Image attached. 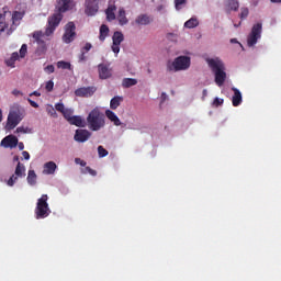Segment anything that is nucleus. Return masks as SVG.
<instances>
[{
  "label": "nucleus",
  "mask_w": 281,
  "mask_h": 281,
  "mask_svg": "<svg viewBox=\"0 0 281 281\" xmlns=\"http://www.w3.org/2000/svg\"><path fill=\"white\" fill-rule=\"evenodd\" d=\"M56 3L57 12L48 18L46 34H54L56 27H58L60 21H63V13L69 12V10L76 8V2L74 0H56Z\"/></svg>",
  "instance_id": "obj_1"
},
{
  "label": "nucleus",
  "mask_w": 281,
  "mask_h": 281,
  "mask_svg": "<svg viewBox=\"0 0 281 281\" xmlns=\"http://www.w3.org/2000/svg\"><path fill=\"white\" fill-rule=\"evenodd\" d=\"M206 63L211 71L215 76V85L223 87L225 80H227V72H225V64L220 58H207Z\"/></svg>",
  "instance_id": "obj_2"
},
{
  "label": "nucleus",
  "mask_w": 281,
  "mask_h": 281,
  "mask_svg": "<svg viewBox=\"0 0 281 281\" xmlns=\"http://www.w3.org/2000/svg\"><path fill=\"white\" fill-rule=\"evenodd\" d=\"M87 124L90 131L98 132L106 126V120L100 109L94 108L87 116Z\"/></svg>",
  "instance_id": "obj_3"
},
{
  "label": "nucleus",
  "mask_w": 281,
  "mask_h": 281,
  "mask_svg": "<svg viewBox=\"0 0 281 281\" xmlns=\"http://www.w3.org/2000/svg\"><path fill=\"white\" fill-rule=\"evenodd\" d=\"M49 196L47 194H43L36 203L35 207V218L41 220V218H47L52 214V210L49 209Z\"/></svg>",
  "instance_id": "obj_4"
},
{
  "label": "nucleus",
  "mask_w": 281,
  "mask_h": 281,
  "mask_svg": "<svg viewBox=\"0 0 281 281\" xmlns=\"http://www.w3.org/2000/svg\"><path fill=\"white\" fill-rule=\"evenodd\" d=\"M190 65L191 59L189 56H179L167 65V71H186V69H190Z\"/></svg>",
  "instance_id": "obj_5"
},
{
  "label": "nucleus",
  "mask_w": 281,
  "mask_h": 281,
  "mask_svg": "<svg viewBox=\"0 0 281 281\" xmlns=\"http://www.w3.org/2000/svg\"><path fill=\"white\" fill-rule=\"evenodd\" d=\"M262 36V23L258 22L257 24H254L251 27V32L247 37V45L248 47H254L256 43H258V40Z\"/></svg>",
  "instance_id": "obj_6"
},
{
  "label": "nucleus",
  "mask_w": 281,
  "mask_h": 281,
  "mask_svg": "<svg viewBox=\"0 0 281 281\" xmlns=\"http://www.w3.org/2000/svg\"><path fill=\"white\" fill-rule=\"evenodd\" d=\"M47 36H52V34H47V30H45V33L42 31H35L33 33V38L38 45V50L42 53L47 52V44L45 43Z\"/></svg>",
  "instance_id": "obj_7"
},
{
  "label": "nucleus",
  "mask_w": 281,
  "mask_h": 281,
  "mask_svg": "<svg viewBox=\"0 0 281 281\" xmlns=\"http://www.w3.org/2000/svg\"><path fill=\"white\" fill-rule=\"evenodd\" d=\"M21 120H23V117L21 116V112L19 110L11 111L8 115L7 128H9V131L16 128V126L21 124Z\"/></svg>",
  "instance_id": "obj_8"
},
{
  "label": "nucleus",
  "mask_w": 281,
  "mask_h": 281,
  "mask_svg": "<svg viewBox=\"0 0 281 281\" xmlns=\"http://www.w3.org/2000/svg\"><path fill=\"white\" fill-rule=\"evenodd\" d=\"M76 38V24L74 22H68L65 26V33L63 35L64 43H71Z\"/></svg>",
  "instance_id": "obj_9"
},
{
  "label": "nucleus",
  "mask_w": 281,
  "mask_h": 281,
  "mask_svg": "<svg viewBox=\"0 0 281 281\" xmlns=\"http://www.w3.org/2000/svg\"><path fill=\"white\" fill-rule=\"evenodd\" d=\"M15 175V176H14ZM14 175H12L10 177V179L7 181V186H10V188H12V186H14V183H16L19 177L23 178L25 177V165L18 162L16 167H15V172Z\"/></svg>",
  "instance_id": "obj_10"
},
{
  "label": "nucleus",
  "mask_w": 281,
  "mask_h": 281,
  "mask_svg": "<svg viewBox=\"0 0 281 281\" xmlns=\"http://www.w3.org/2000/svg\"><path fill=\"white\" fill-rule=\"evenodd\" d=\"M100 10V0H86V14L88 16H95Z\"/></svg>",
  "instance_id": "obj_11"
},
{
  "label": "nucleus",
  "mask_w": 281,
  "mask_h": 281,
  "mask_svg": "<svg viewBox=\"0 0 281 281\" xmlns=\"http://www.w3.org/2000/svg\"><path fill=\"white\" fill-rule=\"evenodd\" d=\"M95 91H98V88L93 86L82 87L75 90V95H77V98H91Z\"/></svg>",
  "instance_id": "obj_12"
},
{
  "label": "nucleus",
  "mask_w": 281,
  "mask_h": 281,
  "mask_svg": "<svg viewBox=\"0 0 281 281\" xmlns=\"http://www.w3.org/2000/svg\"><path fill=\"white\" fill-rule=\"evenodd\" d=\"M112 52H114L116 55L120 54V45H122V43L124 42V34H122V32L116 31L114 32L113 36H112Z\"/></svg>",
  "instance_id": "obj_13"
},
{
  "label": "nucleus",
  "mask_w": 281,
  "mask_h": 281,
  "mask_svg": "<svg viewBox=\"0 0 281 281\" xmlns=\"http://www.w3.org/2000/svg\"><path fill=\"white\" fill-rule=\"evenodd\" d=\"M91 137V132L89 130H77L74 136L75 142L85 144Z\"/></svg>",
  "instance_id": "obj_14"
},
{
  "label": "nucleus",
  "mask_w": 281,
  "mask_h": 281,
  "mask_svg": "<svg viewBox=\"0 0 281 281\" xmlns=\"http://www.w3.org/2000/svg\"><path fill=\"white\" fill-rule=\"evenodd\" d=\"M18 144H19V138H16V136L14 135L5 136L1 140V146H3L4 148H16Z\"/></svg>",
  "instance_id": "obj_15"
},
{
  "label": "nucleus",
  "mask_w": 281,
  "mask_h": 281,
  "mask_svg": "<svg viewBox=\"0 0 281 281\" xmlns=\"http://www.w3.org/2000/svg\"><path fill=\"white\" fill-rule=\"evenodd\" d=\"M98 69H99V78L101 80H106V79L111 78L112 72H111V69H109V66H106L104 64H100L98 66Z\"/></svg>",
  "instance_id": "obj_16"
},
{
  "label": "nucleus",
  "mask_w": 281,
  "mask_h": 281,
  "mask_svg": "<svg viewBox=\"0 0 281 281\" xmlns=\"http://www.w3.org/2000/svg\"><path fill=\"white\" fill-rule=\"evenodd\" d=\"M232 91H234V95L232 98L233 106H240V104H243V93H240V90L237 88H232Z\"/></svg>",
  "instance_id": "obj_17"
},
{
  "label": "nucleus",
  "mask_w": 281,
  "mask_h": 281,
  "mask_svg": "<svg viewBox=\"0 0 281 281\" xmlns=\"http://www.w3.org/2000/svg\"><path fill=\"white\" fill-rule=\"evenodd\" d=\"M150 23H153V18L148 14H139L135 19L136 25H150Z\"/></svg>",
  "instance_id": "obj_18"
},
{
  "label": "nucleus",
  "mask_w": 281,
  "mask_h": 281,
  "mask_svg": "<svg viewBox=\"0 0 281 281\" xmlns=\"http://www.w3.org/2000/svg\"><path fill=\"white\" fill-rule=\"evenodd\" d=\"M105 116L110 122H113L114 126H122V121H120V117H117V114L111 110L105 111Z\"/></svg>",
  "instance_id": "obj_19"
},
{
  "label": "nucleus",
  "mask_w": 281,
  "mask_h": 281,
  "mask_svg": "<svg viewBox=\"0 0 281 281\" xmlns=\"http://www.w3.org/2000/svg\"><path fill=\"white\" fill-rule=\"evenodd\" d=\"M56 168H58L56 162L48 161V162L44 164L43 175H54L56 172Z\"/></svg>",
  "instance_id": "obj_20"
},
{
  "label": "nucleus",
  "mask_w": 281,
  "mask_h": 281,
  "mask_svg": "<svg viewBox=\"0 0 281 281\" xmlns=\"http://www.w3.org/2000/svg\"><path fill=\"white\" fill-rule=\"evenodd\" d=\"M115 10H117V7L110 3L108 9L105 10L108 21H115Z\"/></svg>",
  "instance_id": "obj_21"
},
{
  "label": "nucleus",
  "mask_w": 281,
  "mask_h": 281,
  "mask_svg": "<svg viewBox=\"0 0 281 281\" xmlns=\"http://www.w3.org/2000/svg\"><path fill=\"white\" fill-rule=\"evenodd\" d=\"M122 102H124L123 97L116 95L112 98L110 101V109H112V111H115L122 104Z\"/></svg>",
  "instance_id": "obj_22"
},
{
  "label": "nucleus",
  "mask_w": 281,
  "mask_h": 281,
  "mask_svg": "<svg viewBox=\"0 0 281 281\" xmlns=\"http://www.w3.org/2000/svg\"><path fill=\"white\" fill-rule=\"evenodd\" d=\"M69 124L72 126H78L79 128H83L86 126L85 121L82 120V116H72L70 121H68Z\"/></svg>",
  "instance_id": "obj_23"
},
{
  "label": "nucleus",
  "mask_w": 281,
  "mask_h": 281,
  "mask_svg": "<svg viewBox=\"0 0 281 281\" xmlns=\"http://www.w3.org/2000/svg\"><path fill=\"white\" fill-rule=\"evenodd\" d=\"M109 26L106 24H102L100 26V35H99V40L101 41V43H104V41H106V37L109 36Z\"/></svg>",
  "instance_id": "obj_24"
},
{
  "label": "nucleus",
  "mask_w": 281,
  "mask_h": 281,
  "mask_svg": "<svg viewBox=\"0 0 281 281\" xmlns=\"http://www.w3.org/2000/svg\"><path fill=\"white\" fill-rule=\"evenodd\" d=\"M117 20L120 25H126V23H128V18H126V10H124V8L119 10Z\"/></svg>",
  "instance_id": "obj_25"
},
{
  "label": "nucleus",
  "mask_w": 281,
  "mask_h": 281,
  "mask_svg": "<svg viewBox=\"0 0 281 281\" xmlns=\"http://www.w3.org/2000/svg\"><path fill=\"white\" fill-rule=\"evenodd\" d=\"M135 85H137V79L124 78L122 80V88L123 89H131V87H135Z\"/></svg>",
  "instance_id": "obj_26"
},
{
  "label": "nucleus",
  "mask_w": 281,
  "mask_h": 281,
  "mask_svg": "<svg viewBox=\"0 0 281 281\" xmlns=\"http://www.w3.org/2000/svg\"><path fill=\"white\" fill-rule=\"evenodd\" d=\"M184 27H187L188 30L199 27V20L196 18H191L184 23Z\"/></svg>",
  "instance_id": "obj_27"
},
{
  "label": "nucleus",
  "mask_w": 281,
  "mask_h": 281,
  "mask_svg": "<svg viewBox=\"0 0 281 281\" xmlns=\"http://www.w3.org/2000/svg\"><path fill=\"white\" fill-rule=\"evenodd\" d=\"M5 14L8 13L7 12L0 13V34L1 32H5V30H8V22H5Z\"/></svg>",
  "instance_id": "obj_28"
},
{
  "label": "nucleus",
  "mask_w": 281,
  "mask_h": 281,
  "mask_svg": "<svg viewBox=\"0 0 281 281\" xmlns=\"http://www.w3.org/2000/svg\"><path fill=\"white\" fill-rule=\"evenodd\" d=\"M26 179H27L29 186H36V172L34 170H29V175Z\"/></svg>",
  "instance_id": "obj_29"
},
{
  "label": "nucleus",
  "mask_w": 281,
  "mask_h": 281,
  "mask_svg": "<svg viewBox=\"0 0 281 281\" xmlns=\"http://www.w3.org/2000/svg\"><path fill=\"white\" fill-rule=\"evenodd\" d=\"M57 69H68L71 71V63L65 60L57 61Z\"/></svg>",
  "instance_id": "obj_30"
},
{
  "label": "nucleus",
  "mask_w": 281,
  "mask_h": 281,
  "mask_svg": "<svg viewBox=\"0 0 281 281\" xmlns=\"http://www.w3.org/2000/svg\"><path fill=\"white\" fill-rule=\"evenodd\" d=\"M227 8L236 12L239 8L238 0H227Z\"/></svg>",
  "instance_id": "obj_31"
},
{
  "label": "nucleus",
  "mask_w": 281,
  "mask_h": 281,
  "mask_svg": "<svg viewBox=\"0 0 281 281\" xmlns=\"http://www.w3.org/2000/svg\"><path fill=\"white\" fill-rule=\"evenodd\" d=\"M188 5V0H175V8L176 10H183Z\"/></svg>",
  "instance_id": "obj_32"
},
{
  "label": "nucleus",
  "mask_w": 281,
  "mask_h": 281,
  "mask_svg": "<svg viewBox=\"0 0 281 281\" xmlns=\"http://www.w3.org/2000/svg\"><path fill=\"white\" fill-rule=\"evenodd\" d=\"M98 155L100 158L106 157L109 155V150H106L102 145L98 147Z\"/></svg>",
  "instance_id": "obj_33"
},
{
  "label": "nucleus",
  "mask_w": 281,
  "mask_h": 281,
  "mask_svg": "<svg viewBox=\"0 0 281 281\" xmlns=\"http://www.w3.org/2000/svg\"><path fill=\"white\" fill-rule=\"evenodd\" d=\"M248 16H249V9L248 8H241L239 19H241V21H245V19H247Z\"/></svg>",
  "instance_id": "obj_34"
},
{
  "label": "nucleus",
  "mask_w": 281,
  "mask_h": 281,
  "mask_svg": "<svg viewBox=\"0 0 281 281\" xmlns=\"http://www.w3.org/2000/svg\"><path fill=\"white\" fill-rule=\"evenodd\" d=\"M61 113H63L65 120H67V122H70V120L74 117V116H72V113H74V112H72L71 110H69V109H66V110L63 111Z\"/></svg>",
  "instance_id": "obj_35"
},
{
  "label": "nucleus",
  "mask_w": 281,
  "mask_h": 281,
  "mask_svg": "<svg viewBox=\"0 0 281 281\" xmlns=\"http://www.w3.org/2000/svg\"><path fill=\"white\" fill-rule=\"evenodd\" d=\"M27 54V44H23L20 48V58H25Z\"/></svg>",
  "instance_id": "obj_36"
},
{
  "label": "nucleus",
  "mask_w": 281,
  "mask_h": 281,
  "mask_svg": "<svg viewBox=\"0 0 281 281\" xmlns=\"http://www.w3.org/2000/svg\"><path fill=\"white\" fill-rule=\"evenodd\" d=\"M21 19H23V13L19 12V11H15L13 14H12V21L14 23V21H21Z\"/></svg>",
  "instance_id": "obj_37"
},
{
  "label": "nucleus",
  "mask_w": 281,
  "mask_h": 281,
  "mask_svg": "<svg viewBox=\"0 0 281 281\" xmlns=\"http://www.w3.org/2000/svg\"><path fill=\"white\" fill-rule=\"evenodd\" d=\"M15 133H32V128L25 127V126H20L16 128Z\"/></svg>",
  "instance_id": "obj_38"
},
{
  "label": "nucleus",
  "mask_w": 281,
  "mask_h": 281,
  "mask_svg": "<svg viewBox=\"0 0 281 281\" xmlns=\"http://www.w3.org/2000/svg\"><path fill=\"white\" fill-rule=\"evenodd\" d=\"M223 102H225L223 99L216 97L214 100H213V106L215 108H218V106H222Z\"/></svg>",
  "instance_id": "obj_39"
},
{
  "label": "nucleus",
  "mask_w": 281,
  "mask_h": 281,
  "mask_svg": "<svg viewBox=\"0 0 281 281\" xmlns=\"http://www.w3.org/2000/svg\"><path fill=\"white\" fill-rule=\"evenodd\" d=\"M45 89H46V91H48V93L54 91V81L53 80H48L46 82Z\"/></svg>",
  "instance_id": "obj_40"
},
{
  "label": "nucleus",
  "mask_w": 281,
  "mask_h": 281,
  "mask_svg": "<svg viewBox=\"0 0 281 281\" xmlns=\"http://www.w3.org/2000/svg\"><path fill=\"white\" fill-rule=\"evenodd\" d=\"M56 70V68L54 67V65H48L44 68V71L46 74H54V71Z\"/></svg>",
  "instance_id": "obj_41"
},
{
  "label": "nucleus",
  "mask_w": 281,
  "mask_h": 281,
  "mask_svg": "<svg viewBox=\"0 0 281 281\" xmlns=\"http://www.w3.org/2000/svg\"><path fill=\"white\" fill-rule=\"evenodd\" d=\"M55 109H56V111H58L59 113H63V112H65L67 109H65V104H63V103H57L56 105H55Z\"/></svg>",
  "instance_id": "obj_42"
},
{
  "label": "nucleus",
  "mask_w": 281,
  "mask_h": 281,
  "mask_svg": "<svg viewBox=\"0 0 281 281\" xmlns=\"http://www.w3.org/2000/svg\"><path fill=\"white\" fill-rule=\"evenodd\" d=\"M86 172L91 175V177H95L98 175V171L93 170L91 167H86Z\"/></svg>",
  "instance_id": "obj_43"
},
{
  "label": "nucleus",
  "mask_w": 281,
  "mask_h": 281,
  "mask_svg": "<svg viewBox=\"0 0 281 281\" xmlns=\"http://www.w3.org/2000/svg\"><path fill=\"white\" fill-rule=\"evenodd\" d=\"M91 47H93L91 45V43H86L85 47L81 49V52H85V54H87V52L91 50Z\"/></svg>",
  "instance_id": "obj_44"
},
{
  "label": "nucleus",
  "mask_w": 281,
  "mask_h": 281,
  "mask_svg": "<svg viewBox=\"0 0 281 281\" xmlns=\"http://www.w3.org/2000/svg\"><path fill=\"white\" fill-rule=\"evenodd\" d=\"M85 54V50H81V54L79 55V63H85V60H87V56Z\"/></svg>",
  "instance_id": "obj_45"
},
{
  "label": "nucleus",
  "mask_w": 281,
  "mask_h": 281,
  "mask_svg": "<svg viewBox=\"0 0 281 281\" xmlns=\"http://www.w3.org/2000/svg\"><path fill=\"white\" fill-rule=\"evenodd\" d=\"M15 63L16 61L14 59H12V57H10V59L7 60L8 67H14Z\"/></svg>",
  "instance_id": "obj_46"
},
{
  "label": "nucleus",
  "mask_w": 281,
  "mask_h": 281,
  "mask_svg": "<svg viewBox=\"0 0 281 281\" xmlns=\"http://www.w3.org/2000/svg\"><path fill=\"white\" fill-rule=\"evenodd\" d=\"M27 102L31 104V106H33V109H38V103L33 101L32 99H27Z\"/></svg>",
  "instance_id": "obj_47"
},
{
  "label": "nucleus",
  "mask_w": 281,
  "mask_h": 281,
  "mask_svg": "<svg viewBox=\"0 0 281 281\" xmlns=\"http://www.w3.org/2000/svg\"><path fill=\"white\" fill-rule=\"evenodd\" d=\"M75 164H80V166H87V162L80 158H76Z\"/></svg>",
  "instance_id": "obj_48"
},
{
  "label": "nucleus",
  "mask_w": 281,
  "mask_h": 281,
  "mask_svg": "<svg viewBox=\"0 0 281 281\" xmlns=\"http://www.w3.org/2000/svg\"><path fill=\"white\" fill-rule=\"evenodd\" d=\"M21 56L19 55V53L18 52H15V53H12V55H11V59H13V60H19V58H20Z\"/></svg>",
  "instance_id": "obj_49"
},
{
  "label": "nucleus",
  "mask_w": 281,
  "mask_h": 281,
  "mask_svg": "<svg viewBox=\"0 0 281 281\" xmlns=\"http://www.w3.org/2000/svg\"><path fill=\"white\" fill-rule=\"evenodd\" d=\"M22 156H23V158H24L26 161H29V159H30V153H29V151H22Z\"/></svg>",
  "instance_id": "obj_50"
},
{
  "label": "nucleus",
  "mask_w": 281,
  "mask_h": 281,
  "mask_svg": "<svg viewBox=\"0 0 281 281\" xmlns=\"http://www.w3.org/2000/svg\"><path fill=\"white\" fill-rule=\"evenodd\" d=\"M166 100H168V94H166V92L161 93V102H166Z\"/></svg>",
  "instance_id": "obj_51"
},
{
  "label": "nucleus",
  "mask_w": 281,
  "mask_h": 281,
  "mask_svg": "<svg viewBox=\"0 0 281 281\" xmlns=\"http://www.w3.org/2000/svg\"><path fill=\"white\" fill-rule=\"evenodd\" d=\"M18 147H19V150H24L25 148V145L23 144V142H18Z\"/></svg>",
  "instance_id": "obj_52"
},
{
  "label": "nucleus",
  "mask_w": 281,
  "mask_h": 281,
  "mask_svg": "<svg viewBox=\"0 0 281 281\" xmlns=\"http://www.w3.org/2000/svg\"><path fill=\"white\" fill-rule=\"evenodd\" d=\"M12 93H13L14 95H23V92L20 91V90H16V89H14V90L12 91Z\"/></svg>",
  "instance_id": "obj_53"
},
{
  "label": "nucleus",
  "mask_w": 281,
  "mask_h": 281,
  "mask_svg": "<svg viewBox=\"0 0 281 281\" xmlns=\"http://www.w3.org/2000/svg\"><path fill=\"white\" fill-rule=\"evenodd\" d=\"M30 95H36L37 98H41V92L34 91V92H32Z\"/></svg>",
  "instance_id": "obj_54"
},
{
  "label": "nucleus",
  "mask_w": 281,
  "mask_h": 281,
  "mask_svg": "<svg viewBox=\"0 0 281 281\" xmlns=\"http://www.w3.org/2000/svg\"><path fill=\"white\" fill-rule=\"evenodd\" d=\"M13 161H18V164H21V161H19V156H14Z\"/></svg>",
  "instance_id": "obj_55"
},
{
  "label": "nucleus",
  "mask_w": 281,
  "mask_h": 281,
  "mask_svg": "<svg viewBox=\"0 0 281 281\" xmlns=\"http://www.w3.org/2000/svg\"><path fill=\"white\" fill-rule=\"evenodd\" d=\"M271 3H281V0H270Z\"/></svg>",
  "instance_id": "obj_56"
},
{
  "label": "nucleus",
  "mask_w": 281,
  "mask_h": 281,
  "mask_svg": "<svg viewBox=\"0 0 281 281\" xmlns=\"http://www.w3.org/2000/svg\"><path fill=\"white\" fill-rule=\"evenodd\" d=\"M3 120V112L0 110V122Z\"/></svg>",
  "instance_id": "obj_57"
},
{
  "label": "nucleus",
  "mask_w": 281,
  "mask_h": 281,
  "mask_svg": "<svg viewBox=\"0 0 281 281\" xmlns=\"http://www.w3.org/2000/svg\"><path fill=\"white\" fill-rule=\"evenodd\" d=\"M207 95V90H203V98H205Z\"/></svg>",
  "instance_id": "obj_58"
},
{
  "label": "nucleus",
  "mask_w": 281,
  "mask_h": 281,
  "mask_svg": "<svg viewBox=\"0 0 281 281\" xmlns=\"http://www.w3.org/2000/svg\"><path fill=\"white\" fill-rule=\"evenodd\" d=\"M241 22H239L238 24H234V27H240Z\"/></svg>",
  "instance_id": "obj_59"
},
{
  "label": "nucleus",
  "mask_w": 281,
  "mask_h": 281,
  "mask_svg": "<svg viewBox=\"0 0 281 281\" xmlns=\"http://www.w3.org/2000/svg\"><path fill=\"white\" fill-rule=\"evenodd\" d=\"M231 43H238V41L236 38H232Z\"/></svg>",
  "instance_id": "obj_60"
},
{
  "label": "nucleus",
  "mask_w": 281,
  "mask_h": 281,
  "mask_svg": "<svg viewBox=\"0 0 281 281\" xmlns=\"http://www.w3.org/2000/svg\"><path fill=\"white\" fill-rule=\"evenodd\" d=\"M148 74H150V69H148Z\"/></svg>",
  "instance_id": "obj_61"
}]
</instances>
